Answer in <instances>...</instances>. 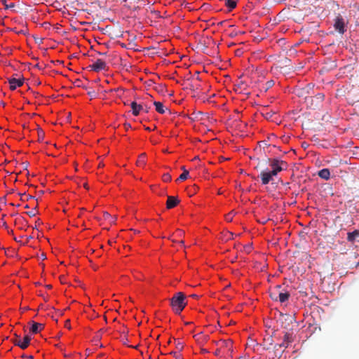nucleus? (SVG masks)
I'll return each mask as SVG.
<instances>
[{"label": "nucleus", "instance_id": "obj_1", "mask_svg": "<svg viewBox=\"0 0 359 359\" xmlns=\"http://www.w3.org/2000/svg\"><path fill=\"white\" fill-rule=\"evenodd\" d=\"M266 161L269 163L271 170H264L260 172L259 177L263 185L268 184L273 180V177L276 176L282 170H285L287 166L285 161L278 158H267Z\"/></svg>", "mask_w": 359, "mask_h": 359}, {"label": "nucleus", "instance_id": "obj_2", "mask_svg": "<svg viewBox=\"0 0 359 359\" xmlns=\"http://www.w3.org/2000/svg\"><path fill=\"white\" fill-rule=\"evenodd\" d=\"M186 296L183 292H179L170 299V306L176 314H180L187 305Z\"/></svg>", "mask_w": 359, "mask_h": 359}, {"label": "nucleus", "instance_id": "obj_3", "mask_svg": "<svg viewBox=\"0 0 359 359\" xmlns=\"http://www.w3.org/2000/svg\"><path fill=\"white\" fill-rule=\"evenodd\" d=\"M290 297V292L285 290H281V285H276L270 291L271 299L273 301H278L282 304L287 302L289 300Z\"/></svg>", "mask_w": 359, "mask_h": 359}, {"label": "nucleus", "instance_id": "obj_4", "mask_svg": "<svg viewBox=\"0 0 359 359\" xmlns=\"http://www.w3.org/2000/svg\"><path fill=\"white\" fill-rule=\"evenodd\" d=\"M325 95L323 93H318L315 96H309L305 98V102L307 106L310 108L315 109L317 107L323 100Z\"/></svg>", "mask_w": 359, "mask_h": 359}, {"label": "nucleus", "instance_id": "obj_5", "mask_svg": "<svg viewBox=\"0 0 359 359\" xmlns=\"http://www.w3.org/2000/svg\"><path fill=\"white\" fill-rule=\"evenodd\" d=\"M14 336H15V338L12 339V342L15 346H18L22 349H25L29 346V345L30 344V341L32 339L30 336H29V335L25 336L22 341L20 339V337L18 336L17 334H15Z\"/></svg>", "mask_w": 359, "mask_h": 359}, {"label": "nucleus", "instance_id": "obj_6", "mask_svg": "<svg viewBox=\"0 0 359 359\" xmlns=\"http://www.w3.org/2000/svg\"><path fill=\"white\" fill-rule=\"evenodd\" d=\"M89 67L96 72L107 69L106 62L102 59H97L93 64L90 65Z\"/></svg>", "mask_w": 359, "mask_h": 359}, {"label": "nucleus", "instance_id": "obj_7", "mask_svg": "<svg viewBox=\"0 0 359 359\" xmlns=\"http://www.w3.org/2000/svg\"><path fill=\"white\" fill-rule=\"evenodd\" d=\"M334 27L340 34H344L345 32L346 29L344 26V20L341 15L337 16Z\"/></svg>", "mask_w": 359, "mask_h": 359}, {"label": "nucleus", "instance_id": "obj_8", "mask_svg": "<svg viewBox=\"0 0 359 359\" xmlns=\"http://www.w3.org/2000/svg\"><path fill=\"white\" fill-rule=\"evenodd\" d=\"M293 341L292 334L290 332H285L283 338V341L280 344H276L275 346V348L278 350V347L279 348H287L290 343Z\"/></svg>", "mask_w": 359, "mask_h": 359}, {"label": "nucleus", "instance_id": "obj_9", "mask_svg": "<svg viewBox=\"0 0 359 359\" xmlns=\"http://www.w3.org/2000/svg\"><path fill=\"white\" fill-rule=\"evenodd\" d=\"M8 83L10 84V89L11 90H14L16 89L17 87H20L24 83V79H15L11 78L8 79Z\"/></svg>", "mask_w": 359, "mask_h": 359}, {"label": "nucleus", "instance_id": "obj_10", "mask_svg": "<svg viewBox=\"0 0 359 359\" xmlns=\"http://www.w3.org/2000/svg\"><path fill=\"white\" fill-rule=\"evenodd\" d=\"M180 203V200L177 199L175 196H168L167 202H166V208L168 209H171L175 208Z\"/></svg>", "mask_w": 359, "mask_h": 359}, {"label": "nucleus", "instance_id": "obj_11", "mask_svg": "<svg viewBox=\"0 0 359 359\" xmlns=\"http://www.w3.org/2000/svg\"><path fill=\"white\" fill-rule=\"evenodd\" d=\"M130 107L133 110V114L134 116H137L140 114V111L144 109V105L142 104H137L135 102H133L130 104Z\"/></svg>", "mask_w": 359, "mask_h": 359}, {"label": "nucleus", "instance_id": "obj_12", "mask_svg": "<svg viewBox=\"0 0 359 359\" xmlns=\"http://www.w3.org/2000/svg\"><path fill=\"white\" fill-rule=\"evenodd\" d=\"M32 327L30 328V332L33 334H36L39 332L41 330L43 329L44 325L43 324L35 323L34 321L31 322Z\"/></svg>", "mask_w": 359, "mask_h": 359}, {"label": "nucleus", "instance_id": "obj_13", "mask_svg": "<svg viewBox=\"0 0 359 359\" xmlns=\"http://www.w3.org/2000/svg\"><path fill=\"white\" fill-rule=\"evenodd\" d=\"M318 176L320 177H321L322 179L327 180L330 179V172L329 169H327V168L322 169L318 172Z\"/></svg>", "mask_w": 359, "mask_h": 359}, {"label": "nucleus", "instance_id": "obj_14", "mask_svg": "<svg viewBox=\"0 0 359 359\" xmlns=\"http://www.w3.org/2000/svg\"><path fill=\"white\" fill-rule=\"evenodd\" d=\"M146 154L145 153H142L141 154L139 157H138V159L137 161V166H144L145 164H146Z\"/></svg>", "mask_w": 359, "mask_h": 359}, {"label": "nucleus", "instance_id": "obj_15", "mask_svg": "<svg viewBox=\"0 0 359 359\" xmlns=\"http://www.w3.org/2000/svg\"><path fill=\"white\" fill-rule=\"evenodd\" d=\"M359 236V231L355 230L352 232H348L347 234V240L350 242L355 241V238Z\"/></svg>", "mask_w": 359, "mask_h": 359}, {"label": "nucleus", "instance_id": "obj_16", "mask_svg": "<svg viewBox=\"0 0 359 359\" xmlns=\"http://www.w3.org/2000/svg\"><path fill=\"white\" fill-rule=\"evenodd\" d=\"M237 1L236 0H225V6L229 11H232L236 7Z\"/></svg>", "mask_w": 359, "mask_h": 359}, {"label": "nucleus", "instance_id": "obj_17", "mask_svg": "<svg viewBox=\"0 0 359 359\" xmlns=\"http://www.w3.org/2000/svg\"><path fill=\"white\" fill-rule=\"evenodd\" d=\"M154 104L156 107V111H158L159 114H163L165 113L164 107L162 102H154Z\"/></svg>", "mask_w": 359, "mask_h": 359}, {"label": "nucleus", "instance_id": "obj_18", "mask_svg": "<svg viewBox=\"0 0 359 359\" xmlns=\"http://www.w3.org/2000/svg\"><path fill=\"white\" fill-rule=\"evenodd\" d=\"M189 177V171L187 170H184V171L180 175L177 181L179 180H185Z\"/></svg>", "mask_w": 359, "mask_h": 359}, {"label": "nucleus", "instance_id": "obj_19", "mask_svg": "<svg viewBox=\"0 0 359 359\" xmlns=\"http://www.w3.org/2000/svg\"><path fill=\"white\" fill-rule=\"evenodd\" d=\"M1 3L4 6L5 9H9V8H12L15 7L14 3H11L8 4V3H7L6 0H1Z\"/></svg>", "mask_w": 359, "mask_h": 359}, {"label": "nucleus", "instance_id": "obj_20", "mask_svg": "<svg viewBox=\"0 0 359 359\" xmlns=\"http://www.w3.org/2000/svg\"><path fill=\"white\" fill-rule=\"evenodd\" d=\"M38 136H39V140L42 141L44 137V133L41 129H39L38 130Z\"/></svg>", "mask_w": 359, "mask_h": 359}, {"label": "nucleus", "instance_id": "obj_21", "mask_svg": "<svg viewBox=\"0 0 359 359\" xmlns=\"http://www.w3.org/2000/svg\"><path fill=\"white\" fill-rule=\"evenodd\" d=\"M163 180L164 182H170L171 180V176L168 173H165L163 175Z\"/></svg>", "mask_w": 359, "mask_h": 359}, {"label": "nucleus", "instance_id": "obj_22", "mask_svg": "<svg viewBox=\"0 0 359 359\" xmlns=\"http://www.w3.org/2000/svg\"><path fill=\"white\" fill-rule=\"evenodd\" d=\"M273 114L274 113L271 112V111L266 112V113H263V116H264L265 118L269 120V119L271 118V117L273 116Z\"/></svg>", "mask_w": 359, "mask_h": 359}, {"label": "nucleus", "instance_id": "obj_23", "mask_svg": "<svg viewBox=\"0 0 359 359\" xmlns=\"http://www.w3.org/2000/svg\"><path fill=\"white\" fill-rule=\"evenodd\" d=\"M18 222L21 223L22 224H25V225H27V222L24 218H20V219H16L15 224H17Z\"/></svg>", "mask_w": 359, "mask_h": 359}, {"label": "nucleus", "instance_id": "obj_24", "mask_svg": "<svg viewBox=\"0 0 359 359\" xmlns=\"http://www.w3.org/2000/svg\"><path fill=\"white\" fill-rule=\"evenodd\" d=\"M245 86H246V84H245L244 82H243V81H241V82L238 84V86H237V87H238V88L241 89V90L245 89Z\"/></svg>", "mask_w": 359, "mask_h": 359}, {"label": "nucleus", "instance_id": "obj_25", "mask_svg": "<svg viewBox=\"0 0 359 359\" xmlns=\"http://www.w3.org/2000/svg\"><path fill=\"white\" fill-rule=\"evenodd\" d=\"M221 343H222V345L223 346H226V347H228V346L231 345V341H222Z\"/></svg>", "mask_w": 359, "mask_h": 359}, {"label": "nucleus", "instance_id": "obj_26", "mask_svg": "<svg viewBox=\"0 0 359 359\" xmlns=\"http://www.w3.org/2000/svg\"><path fill=\"white\" fill-rule=\"evenodd\" d=\"M26 214L28 215L29 217H34L36 213L34 210H32L31 211L27 212Z\"/></svg>", "mask_w": 359, "mask_h": 359}, {"label": "nucleus", "instance_id": "obj_27", "mask_svg": "<svg viewBox=\"0 0 359 359\" xmlns=\"http://www.w3.org/2000/svg\"><path fill=\"white\" fill-rule=\"evenodd\" d=\"M274 84V81L273 80H270L266 82V88H269L272 87Z\"/></svg>", "mask_w": 359, "mask_h": 359}, {"label": "nucleus", "instance_id": "obj_28", "mask_svg": "<svg viewBox=\"0 0 359 359\" xmlns=\"http://www.w3.org/2000/svg\"><path fill=\"white\" fill-rule=\"evenodd\" d=\"M176 348L181 351L183 348V344L178 341L177 344H176Z\"/></svg>", "mask_w": 359, "mask_h": 359}, {"label": "nucleus", "instance_id": "obj_29", "mask_svg": "<svg viewBox=\"0 0 359 359\" xmlns=\"http://www.w3.org/2000/svg\"><path fill=\"white\" fill-rule=\"evenodd\" d=\"M88 94L91 97H96V93H95L94 90L88 91Z\"/></svg>", "mask_w": 359, "mask_h": 359}, {"label": "nucleus", "instance_id": "obj_30", "mask_svg": "<svg viewBox=\"0 0 359 359\" xmlns=\"http://www.w3.org/2000/svg\"><path fill=\"white\" fill-rule=\"evenodd\" d=\"M170 354H173L175 359H182V358H181L180 355L176 352H171Z\"/></svg>", "mask_w": 359, "mask_h": 359}, {"label": "nucleus", "instance_id": "obj_31", "mask_svg": "<svg viewBox=\"0 0 359 359\" xmlns=\"http://www.w3.org/2000/svg\"><path fill=\"white\" fill-rule=\"evenodd\" d=\"M232 215H231V213H229L226 216V219L228 221V222H231L232 221Z\"/></svg>", "mask_w": 359, "mask_h": 359}, {"label": "nucleus", "instance_id": "obj_32", "mask_svg": "<svg viewBox=\"0 0 359 359\" xmlns=\"http://www.w3.org/2000/svg\"><path fill=\"white\" fill-rule=\"evenodd\" d=\"M65 327H67L68 329H70L71 327H70V320H67L66 322H65Z\"/></svg>", "mask_w": 359, "mask_h": 359}, {"label": "nucleus", "instance_id": "obj_33", "mask_svg": "<svg viewBox=\"0 0 359 359\" xmlns=\"http://www.w3.org/2000/svg\"><path fill=\"white\" fill-rule=\"evenodd\" d=\"M33 238V236H28L27 238H26V241L25 243H23V245L25 244H27L29 243V241Z\"/></svg>", "mask_w": 359, "mask_h": 359}, {"label": "nucleus", "instance_id": "obj_34", "mask_svg": "<svg viewBox=\"0 0 359 359\" xmlns=\"http://www.w3.org/2000/svg\"><path fill=\"white\" fill-rule=\"evenodd\" d=\"M149 107H148L147 105L144 106V109L142 111H144L146 113L149 112Z\"/></svg>", "mask_w": 359, "mask_h": 359}, {"label": "nucleus", "instance_id": "obj_35", "mask_svg": "<svg viewBox=\"0 0 359 359\" xmlns=\"http://www.w3.org/2000/svg\"><path fill=\"white\" fill-rule=\"evenodd\" d=\"M104 217L107 219L111 217V215L108 212H104Z\"/></svg>", "mask_w": 359, "mask_h": 359}, {"label": "nucleus", "instance_id": "obj_36", "mask_svg": "<svg viewBox=\"0 0 359 359\" xmlns=\"http://www.w3.org/2000/svg\"><path fill=\"white\" fill-rule=\"evenodd\" d=\"M41 257V259H43V260H44V259H46V255H45L44 253H42V254L41 255V257Z\"/></svg>", "mask_w": 359, "mask_h": 359}, {"label": "nucleus", "instance_id": "obj_37", "mask_svg": "<svg viewBox=\"0 0 359 359\" xmlns=\"http://www.w3.org/2000/svg\"><path fill=\"white\" fill-rule=\"evenodd\" d=\"M219 353H220V349H219V348H218V349H217V350L215 351V354L216 355H219Z\"/></svg>", "mask_w": 359, "mask_h": 359}, {"label": "nucleus", "instance_id": "obj_38", "mask_svg": "<svg viewBox=\"0 0 359 359\" xmlns=\"http://www.w3.org/2000/svg\"><path fill=\"white\" fill-rule=\"evenodd\" d=\"M125 128H126V130H128L129 128H130V124H129V123H126V124H125Z\"/></svg>", "mask_w": 359, "mask_h": 359}, {"label": "nucleus", "instance_id": "obj_39", "mask_svg": "<svg viewBox=\"0 0 359 359\" xmlns=\"http://www.w3.org/2000/svg\"><path fill=\"white\" fill-rule=\"evenodd\" d=\"M22 357V358H31V359H32V358H33V356H32V355H29V356H28V355H23Z\"/></svg>", "mask_w": 359, "mask_h": 359}, {"label": "nucleus", "instance_id": "obj_40", "mask_svg": "<svg viewBox=\"0 0 359 359\" xmlns=\"http://www.w3.org/2000/svg\"><path fill=\"white\" fill-rule=\"evenodd\" d=\"M13 239L18 243H21V241L19 240V238H17L16 237H14Z\"/></svg>", "mask_w": 359, "mask_h": 359}, {"label": "nucleus", "instance_id": "obj_41", "mask_svg": "<svg viewBox=\"0 0 359 359\" xmlns=\"http://www.w3.org/2000/svg\"><path fill=\"white\" fill-rule=\"evenodd\" d=\"M191 297H193V298H198V296L197 294H191Z\"/></svg>", "mask_w": 359, "mask_h": 359}, {"label": "nucleus", "instance_id": "obj_42", "mask_svg": "<svg viewBox=\"0 0 359 359\" xmlns=\"http://www.w3.org/2000/svg\"><path fill=\"white\" fill-rule=\"evenodd\" d=\"M0 106H5V103L3 101H0Z\"/></svg>", "mask_w": 359, "mask_h": 359}, {"label": "nucleus", "instance_id": "obj_43", "mask_svg": "<svg viewBox=\"0 0 359 359\" xmlns=\"http://www.w3.org/2000/svg\"><path fill=\"white\" fill-rule=\"evenodd\" d=\"M98 54L100 55H105L107 54V53H100V52H99Z\"/></svg>", "mask_w": 359, "mask_h": 359}, {"label": "nucleus", "instance_id": "obj_44", "mask_svg": "<svg viewBox=\"0 0 359 359\" xmlns=\"http://www.w3.org/2000/svg\"><path fill=\"white\" fill-rule=\"evenodd\" d=\"M46 287L48 289H50L52 287V285H47Z\"/></svg>", "mask_w": 359, "mask_h": 359}, {"label": "nucleus", "instance_id": "obj_45", "mask_svg": "<svg viewBox=\"0 0 359 359\" xmlns=\"http://www.w3.org/2000/svg\"><path fill=\"white\" fill-rule=\"evenodd\" d=\"M4 227H5L6 229H8V226H7V224H6V223H4Z\"/></svg>", "mask_w": 359, "mask_h": 359}, {"label": "nucleus", "instance_id": "obj_46", "mask_svg": "<svg viewBox=\"0 0 359 359\" xmlns=\"http://www.w3.org/2000/svg\"><path fill=\"white\" fill-rule=\"evenodd\" d=\"M83 186L85 188L88 189L87 184H84Z\"/></svg>", "mask_w": 359, "mask_h": 359}, {"label": "nucleus", "instance_id": "obj_47", "mask_svg": "<svg viewBox=\"0 0 359 359\" xmlns=\"http://www.w3.org/2000/svg\"><path fill=\"white\" fill-rule=\"evenodd\" d=\"M8 233L13 234V230L8 231Z\"/></svg>", "mask_w": 359, "mask_h": 359}, {"label": "nucleus", "instance_id": "obj_48", "mask_svg": "<svg viewBox=\"0 0 359 359\" xmlns=\"http://www.w3.org/2000/svg\"><path fill=\"white\" fill-rule=\"evenodd\" d=\"M145 129H146L147 130H151L150 128H149V127H146V128H145Z\"/></svg>", "mask_w": 359, "mask_h": 359}, {"label": "nucleus", "instance_id": "obj_49", "mask_svg": "<svg viewBox=\"0 0 359 359\" xmlns=\"http://www.w3.org/2000/svg\"><path fill=\"white\" fill-rule=\"evenodd\" d=\"M182 170H183V172H184V170H186V169H185V167H184V166H182Z\"/></svg>", "mask_w": 359, "mask_h": 359}, {"label": "nucleus", "instance_id": "obj_50", "mask_svg": "<svg viewBox=\"0 0 359 359\" xmlns=\"http://www.w3.org/2000/svg\"><path fill=\"white\" fill-rule=\"evenodd\" d=\"M62 278H63V277H60L61 283H63L64 282H63V279H62Z\"/></svg>", "mask_w": 359, "mask_h": 359}, {"label": "nucleus", "instance_id": "obj_51", "mask_svg": "<svg viewBox=\"0 0 359 359\" xmlns=\"http://www.w3.org/2000/svg\"><path fill=\"white\" fill-rule=\"evenodd\" d=\"M27 309H28V308H27V307H25V308L22 309V310H23V311H26V310H27Z\"/></svg>", "mask_w": 359, "mask_h": 359}, {"label": "nucleus", "instance_id": "obj_52", "mask_svg": "<svg viewBox=\"0 0 359 359\" xmlns=\"http://www.w3.org/2000/svg\"><path fill=\"white\" fill-rule=\"evenodd\" d=\"M25 208H29V205H26L25 206Z\"/></svg>", "mask_w": 359, "mask_h": 359}, {"label": "nucleus", "instance_id": "obj_53", "mask_svg": "<svg viewBox=\"0 0 359 359\" xmlns=\"http://www.w3.org/2000/svg\"><path fill=\"white\" fill-rule=\"evenodd\" d=\"M191 322H187V323H186L185 324H186V325H189V324H191Z\"/></svg>", "mask_w": 359, "mask_h": 359}, {"label": "nucleus", "instance_id": "obj_54", "mask_svg": "<svg viewBox=\"0 0 359 359\" xmlns=\"http://www.w3.org/2000/svg\"><path fill=\"white\" fill-rule=\"evenodd\" d=\"M32 198V196H29L28 197V199H30V198Z\"/></svg>", "mask_w": 359, "mask_h": 359}, {"label": "nucleus", "instance_id": "obj_55", "mask_svg": "<svg viewBox=\"0 0 359 359\" xmlns=\"http://www.w3.org/2000/svg\"><path fill=\"white\" fill-rule=\"evenodd\" d=\"M32 198V196H29L28 197V199H30V198Z\"/></svg>", "mask_w": 359, "mask_h": 359}, {"label": "nucleus", "instance_id": "obj_56", "mask_svg": "<svg viewBox=\"0 0 359 359\" xmlns=\"http://www.w3.org/2000/svg\"><path fill=\"white\" fill-rule=\"evenodd\" d=\"M180 243L183 244V243H184V241H180Z\"/></svg>", "mask_w": 359, "mask_h": 359}]
</instances>
